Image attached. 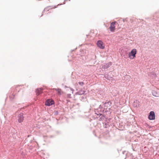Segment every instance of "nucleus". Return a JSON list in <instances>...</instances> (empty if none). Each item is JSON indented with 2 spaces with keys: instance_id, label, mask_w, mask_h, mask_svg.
I'll return each mask as SVG.
<instances>
[{
  "instance_id": "obj_1",
  "label": "nucleus",
  "mask_w": 159,
  "mask_h": 159,
  "mask_svg": "<svg viewBox=\"0 0 159 159\" xmlns=\"http://www.w3.org/2000/svg\"><path fill=\"white\" fill-rule=\"evenodd\" d=\"M137 50L135 48L132 49L130 52L129 53V57L131 59L134 58L136 57V54L137 53Z\"/></svg>"
},
{
  "instance_id": "obj_2",
  "label": "nucleus",
  "mask_w": 159,
  "mask_h": 159,
  "mask_svg": "<svg viewBox=\"0 0 159 159\" xmlns=\"http://www.w3.org/2000/svg\"><path fill=\"white\" fill-rule=\"evenodd\" d=\"M97 45L98 47L102 49H103L105 48V45L101 40H99L97 43Z\"/></svg>"
},
{
  "instance_id": "obj_3",
  "label": "nucleus",
  "mask_w": 159,
  "mask_h": 159,
  "mask_svg": "<svg viewBox=\"0 0 159 159\" xmlns=\"http://www.w3.org/2000/svg\"><path fill=\"white\" fill-rule=\"evenodd\" d=\"M116 22H114L111 23V24L109 29L111 31L113 32L115 30V25Z\"/></svg>"
},
{
  "instance_id": "obj_4",
  "label": "nucleus",
  "mask_w": 159,
  "mask_h": 159,
  "mask_svg": "<svg viewBox=\"0 0 159 159\" xmlns=\"http://www.w3.org/2000/svg\"><path fill=\"white\" fill-rule=\"evenodd\" d=\"M24 119V117L23 114H20L18 116V120L19 123H21L23 122Z\"/></svg>"
},
{
  "instance_id": "obj_5",
  "label": "nucleus",
  "mask_w": 159,
  "mask_h": 159,
  "mask_svg": "<svg viewBox=\"0 0 159 159\" xmlns=\"http://www.w3.org/2000/svg\"><path fill=\"white\" fill-rule=\"evenodd\" d=\"M148 118L150 120H153L155 119V114L153 111L150 112L148 116Z\"/></svg>"
},
{
  "instance_id": "obj_6",
  "label": "nucleus",
  "mask_w": 159,
  "mask_h": 159,
  "mask_svg": "<svg viewBox=\"0 0 159 159\" xmlns=\"http://www.w3.org/2000/svg\"><path fill=\"white\" fill-rule=\"evenodd\" d=\"M54 102L53 100L50 99L48 100L45 102V105L48 106H50L54 104Z\"/></svg>"
},
{
  "instance_id": "obj_7",
  "label": "nucleus",
  "mask_w": 159,
  "mask_h": 159,
  "mask_svg": "<svg viewBox=\"0 0 159 159\" xmlns=\"http://www.w3.org/2000/svg\"><path fill=\"white\" fill-rule=\"evenodd\" d=\"M43 89L42 88L38 89H37L36 92L37 95H39L42 92Z\"/></svg>"
},
{
  "instance_id": "obj_8",
  "label": "nucleus",
  "mask_w": 159,
  "mask_h": 159,
  "mask_svg": "<svg viewBox=\"0 0 159 159\" xmlns=\"http://www.w3.org/2000/svg\"><path fill=\"white\" fill-rule=\"evenodd\" d=\"M56 91H57L58 94L60 95L61 94V89L59 88L56 89H54Z\"/></svg>"
},
{
  "instance_id": "obj_9",
  "label": "nucleus",
  "mask_w": 159,
  "mask_h": 159,
  "mask_svg": "<svg viewBox=\"0 0 159 159\" xmlns=\"http://www.w3.org/2000/svg\"><path fill=\"white\" fill-rule=\"evenodd\" d=\"M152 94L153 95L155 96H157V93H156L154 91H153L152 92Z\"/></svg>"
},
{
  "instance_id": "obj_10",
  "label": "nucleus",
  "mask_w": 159,
  "mask_h": 159,
  "mask_svg": "<svg viewBox=\"0 0 159 159\" xmlns=\"http://www.w3.org/2000/svg\"><path fill=\"white\" fill-rule=\"evenodd\" d=\"M79 83L80 85H83L84 84L83 82H80Z\"/></svg>"
},
{
  "instance_id": "obj_11",
  "label": "nucleus",
  "mask_w": 159,
  "mask_h": 159,
  "mask_svg": "<svg viewBox=\"0 0 159 159\" xmlns=\"http://www.w3.org/2000/svg\"><path fill=\"white\" fill-rule=\"evenodd\" d=\"M84 94V92H83L82 93H80V94Z\"/></svg>"
}]
</instances>
